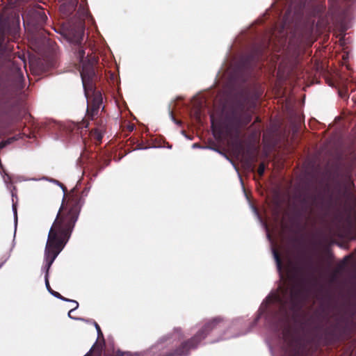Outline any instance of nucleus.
<instances>
[{"label":"nucleus","instance_id":"1","mask_svg":"<svg viewBox=\"0 0 356 356\" xmlns=\"http://www.w3.org/2000/svg\"><path fill=\"white\" fill-rule=\"evenodd\" d=\"M278 310L275 314V321H277L276 327L282 329V337L287 348L293 355H300L305 353L311 343L325 345L333 344L343 341L350 334L348 322L344 325L341 323V320L338 319L336 323L324 327L322 322L327 319V314L316 311V317L309 318L313 324L311 328L312 338L307 339L304 334L293 329L289 325V320L292 314H297L302 308L305 295L303 290L298 286L293 285L290 290L285 288L282 295H275L272 298Z\"/></svg>","mask_w":356,"mask_h":356},{"label":"nucleus","instance_id":"2","mask_svg":"<svg viewBox=\"0 0 356 356\" xmlns=\"http://www.w3.org/2000/svg\"><path fill=\"white\" fill-rule=\"evenodd\" d=\"M81 196L72 191L67 196L64 195L56 219L49 229L44 250V266L45 285L49 293L52 291L49 282V269L72 235L81 211Z\"/></svg>","mask_w":356,"mask_h":356},{"label":"nucleus","instance_id":"3","mask_svg":"<svg viewBox=\"0 0 356 356\" xmlns=\"http://www.w3.org/2000/svg\"><path fill=\"white\" fill-rule=\"evenodd\" d=\"M355 192V186L351 169L336 172L333 179V189L326 199L321 197L319 207L326 211L339 207L343 202L351 199Z\"/></svg>","mask_w":356,"mask_h":356},{"label":"nucleus","instance_id":"4","mask_svg":"<svg viewBox=\"0 0 356 356\" xmlns=\"http://www.w3.org/2000/svg\"><path fill=\"white\" fill-rule=\"evenodd\" d=\"M222 323V318L215 317L207 321L193 337L183 341L177 348L166 349L161 347V344L169 339L168 337H164L152 348V350L153 353H155L154 350L160 351L156 356H188L191 350L195 349L212 330L221 327Z\"/></svg>","mask_w":356,"mask_h":356},{"label":"nucleus","instance_id":"5","mask_svg":"<svg viewBox=\"0 0 356 356\" xmlns=\"http://www.w3.org/2000/svg\"><path fill=\"white\" fill-rule=\"evenodd\" d=\"M78 57L81 65L80 73L85 96L88 97L89 95L92 94V98L90 100L91 105L90 108V115H95L102 103V92L95 86L97 74L95 70V65L97 62V59L95 56L85 59V51L82 48L79 49Z\"/></svg>","mask_w":356,"mask_h":356},{"label":"nucleus","instance_id":"6","mask_svg":"<svg viewBox=\"0 0 356 356\" xmlns=\"http://www.w3.org/2000/svg\"><path fill=\"white\" fill-rule=\"evenodd\" d=\"M251 120L252 116L248 113L234 112L218 120H215L213 116L211 115V129L216 139L229 138L236 142L240 138L241 128L247 126Z\"/></svg>","mask_w":356,"mask_h":356},{"label":"nucleus","instance_id":"7","mask_svg":"<svg viewBox=\"0 0 356 356\" xmlns=\"http://www.w3.org/2000/svg\"><path fill=\"white\" fill-rule=\"evenodd\" d=\"M21 105L4 108L0 113V138L11 132L10 127L17 120Z\"/></svg>","mask_w":356,"mask_h":356},{"label":"nucleus","instance_id":"8","mask_svg":"<svg viewBox=\"0 0 356 356\" xmlns=\"http://www.w3.org/2000/svg\"><path fill=\"white\" fill-rule=\"evenodd\" d=\"M87 98V110L86 117L83 120L79 123V128H87L89 125V120H95V129L99 130V131H102L106 133V120L102 117H99L100 114V108L102 107L103 104V97H102V103L98 108V111L97 115H90V100L92 98V95H89Z\"/></svg>","mask_w":356,"mask_h":356},{"label":"nucleus","instance_id":"9","mask_svg":"<svg viewBox=\"0 0 356 356\" xmlns=\"http://www.w3.org/2000/svg\"><path fill=\"white\" fill-rule=\"evenodd\" d=\"M8 65L10 67V72L12 74V79L13 80V85L17 91H20L24 87V77L23 76L21 67L15 61L9 62Z\"/></svg>","mask_w":356,"mask_h":356},{"label":"nucleus","instance_id":"10","mask_svg":"<svg viewBox=\"0 0 356 356\" xmlns=\"http://www.w3.org/2000/svg\"><path fill=\"white\" fill-rule=\"evenodd\" d=\"M268 48V44H263L258 46H254L247 58L248 63L258 62L263 58L265 52Z\"/></svg>","mask_w":356,"mask_h":356},{"label":"nucleus","instance_id":"11","mask_svg":"<svg viewBox=\"0 0 356 356\" xmlns=\"http://www.w3.org/2000/svg\"><path fill=\"white\" fill-rule=\"evenodd\" d=\"M5 40L6 35L4 29H0V57L5 56L10 60L13 56L11 53L14 49V46L9 42L6 43Z\"/></svg>","mask_w":356,"mask_h":356},{"label":"nucleus","instance_id":"12","mask_svg":"<svg viewBox=\"0 0 356 356\" xmlns=\"http://www.w3.org/2000/svg\"><path fill=\"white\" fill-rule=\"evenodd\" d=\"M61 2L60 10L65 15H70L76 10L78 0H59Z\"/></svg>","mask_w":356,"mask_h":356},{"label":"nucleus","instance_id":"13","mask_svg":"<svg viewBox=\"0 0 356 356\" xmlns=\"http://www.w3.org/2000/svg\"><path fill=\"white\" fill-rule=\"evenodd\" d=\"M104 134V132L99 131L94 128L90 132V136L95 140L97 145H99L102 143Z\"/></svg>","mask_w":356,"mask_h":356},{"label":"nucleus","instance_id":"14","mask_svg":"<svg viewBox=\"0 0 356 356\" xmlns=\"http://www.w3.org/2000/svg\"><path fill=\"white\" fill-rule=\"evenodd\" d=\"M273 256L276 262L277 270L281 273L283 268V263L280 254L276 250H273Z\"/></svg>","mask_w":356,"mask_h":356},{"label":"nucleus","instance_id":"15","mask_svg":"<svg viewBox=\"0 0 356 356\" xmlns=\"http://www.w3.org/2000/svg\"><path fill=\"white\" fill-rule=\"evenodd\" d=\"M266 168V165L264 163H261L257 169V173L260 177L264 175V172Z\"/></svg>","mask_w":356,"mask_h":356},{"label":"nucleus","instance_id":"16","mask_svg":"<svg viewBox=\"0 0 356 356\" xmlns=\"http://www.w3.org/2000/svg\"><path fill=\"white\" fill-rule=\"evenodd\" d=\"M15 139V137L10 138L6 140H3L0 143V149L5 147L7 145L10 144L13 141H14Z\"/></svg>","mask_w":356,"mask_h":356},{"label":"nucleus","instance_id":"17","mask_svg":"<svg viewBox=\"0 0 356 356\" xmlns=\"http://www.w3.org/2000/svg\"><path fill=\"white\" fill-rule=\"evenodd\" d=\"M50 293L51 295H53L54 297L57 298H59L62 300H64V301H70V299H67L65 297H63V296H61L58 292L57 291H55L54 290L52 291H50Z\"/></svg>","mask_w":356,"mask_h":356},{"label":"nucleus","instance_id":"18","mask_svg":"<svg viewBox=\"0 0 356 356\" xmlns=\"http://www.w3.org/2000/svg\"><path fill=\"white\" fill-rule=\"evenodd\" d=\"M339 94L341 98H347L348 97V88L346 87L343 89H341L339 91Z\"/></svg>","mask_w":356,"mask_h":356},{"label":"nucleus","instance_id":"19","mask_svg":"<svg viewBox=\"0 0 356 356\" xmlns=\"http://www.w3.org/2000/svg\"><path fill=\"white\" fill-rule=\"evenodd\" d=\"M13 26H19V15H15L13 18Z\"/></svg>","mask_w":356,"mask_h":356},{"label":"nucleus","instance_id":"20","mask_svg":"<svg viewBox=\"0 0 356 356\" xmlns=\"http://www.w3.org/2000/svg\"><path fill=\"white\" fill-rule=\"evenodd\" d=\"M309 210V215H310L312 213V209L309 208L307 207H302V209H301V211L298 212V215L300 216V215H302V213H306Z\"/></svg>","mask_w":356,"mask_h":356},{"label":"nucleus","instance_id":"21","mask_svg":"<svg viewBox=\"0 0 356 356\" xmlns=\"http://www.w3.org/2000/svg\"><path fill=\"white\" fill-rule=\"evenodd\" d=\"M70 302H72L75 305L73 309H72L69 312V313H68V316H69L70 317H71V312H73L74 309H76L79 307V303H78L76 301H75V300H70Z\"/></svg>","mask_w":356,"mask_h":356},{"label":"nucleus","instance_id":"22","mask_svg":"<svg viewBox=\"0 0 356 356\" xmlns=\"http://www.w3.org/2000/svg\"><path fill=\"white\" fill-rule=\"evenodd\" d=\"M95 325L98 333V337H103V333L101 330L99 325L97 323H95Z\"/></svg>","mask_w":356,"mask_h":356},{"label":"nucleus","instance_id":"23","mask_svg":"<svg viewBox=\"0 0 356 356\" xmlns=\"http://www.w3.org/2000/svg\"><path fill=\"white\" fill-rule=\"evenodd\" d=\"M13 209L14 211L15 215L17 216V209H16V204L15 203L13 204Z\"/></svg>","mask_w":356,"mask_h":356},{"label":"nucleus","instance_id":"24","mask_svg":"<svg viewBox=\"0 0 356 356\" xmlns=\"http://www.w3.org/2000/svg\"><path fill=\"white\" fill-rule=\"evenodd\" d=\"M120 356H132V355L128 353H121Z\"/></svg>","mask_w":356,"mask_h":356},{"label":"nucleus","instance_id":"25","mask_svg":"<svg viewBox=\"0 0 356 356\" xmlns=\"http://www.w3.org/2000/svg\"><path fill=\"white\" fill-rule=\"evenodd\" d=\"M327 256L330 259H332L333 257V254L330 250H327Z\"/></svg>","mask_w":356,"mask_h":356},{"label":"nucleus","instance_id":"26","mask_svg":"<svg viewBox=\"0 0 356 356\" xmlns=\"http://www.w3.org/2000/svg\"><path fill=\"white\" fill-rule=\"evenodd\" d=\"M41 18L42 19V20H44V19H46V18H47V17L45 16L44 13H42V14L41 15Z\"/></svg>","mask_w":356,"mask_h":356},{"label":"nucleus","instance_id":"27","mask_svg":"<svg viewBox=\"0 0 356 356\" xmlns=\"http://www.w3.org/2000/svg\"><path fill=\"white\" fill-rule=\"evenodd\" d=\"M302 202L303 204H306V203L307 202V201L306 198H303V199H302Z\"/></svg>","mask_w":356,"mask_h":356},{"label":"nucleus","instance_id":"28","mask_svg":"<svg viewBox=\"0 0 356 356\" xmlns=\"http://www.w3.org/2000/svg\"><path fill=\"white\" fill-rule=\"evenodd\" d=\"M312 200H313V203L315 204L316 203V197H312Z\"/></svg>","mask_w":356,"mask_h":356},{"label":"nucleus","instance_id":"29","mask_svg":"<svg viewBox=\"0 0 356 356\" xmlns=\"http://www.w3.org/2000/svg\"><path fill=\"white\" fill-rule=\"evenodd\" d=\"M352 99H353V100L355 102H356V97H355V96H353V97H352Z\"/></svg>","mask_w":356,"mask_h":356},{"label":"nucleus","instance_id":"30","mask_svg":"<svg viewBox=\"0 0 356 356\" xmlns=\"http://www.w3.org/2000/svg\"><path fill=\"white\" fill-rule=\"evenodd\" d=\"M8 22L7 21L3 22V26H6Z\"/></svg>","mask_w":356,"mask_h":356},{"label":"nucleus","instance_id":"31","mask_svg":"<svg viewBox=\"0 0 356 356\" xmlns=\"http://www.w3.org/2000/svg\"><path fill=\"white\" fill-rule=\"evenodd\" d=\"M351 240H355L356 239V236H353L350 238Z\"/></svg>","mask_w":356,"mask_h":356},{"label":"nucleus","instance_id":"32","mask_svg":"<svg viewBox=\"0 0 356 356\" xmlns=\"http://www.w3.org/2000/svg\"><path fill=\"white\" fill-rule=\"evenodd\" d=\"M255 122H259V117H257Z\"/></svg>","mask_w":356,"mask_h":356},{"label":"nucleus","instance_id":"33","mask_svg":"<svg viewBox=\"0 0 356 356\" xmlns=\"http://www.w3.org/2000/svg\"><path fill=\"white\" fill-rule=\"evenodd\" d=\"M5 261L2 262L1 264H0V268L2 267V266L3 265Z\"/></svg>","mask_w":356,"mask_h":356},{"label":"nucleus","instance_id":"34","mask_svg":"<svg viewBox=\"0 0 356 356\" xmlns=\"http://www.w3.org/2000/svg\"><path fill=\"white\" fill-rule=\"evenodd\" d=\"M138 146H140V147H138V149H142V148H143V147H142V145H141V144L138 145Z\"/></svg>","mask_w":356,"mask_h":356},{"label":"nucleus","instance_id":"35","mask_svg":"<svg viewBox=\"0 0 356 356\" xmlns=\"http://www.w3.org/2000/svg\"><path fill=\"white\" fill-rule=\"evenodd\" d=\"M348 258H349V257H348V256H346V257H345V259H346V260H347Z\"/></svg>","mask_w":356,"mask_h":356}]
</instances>
